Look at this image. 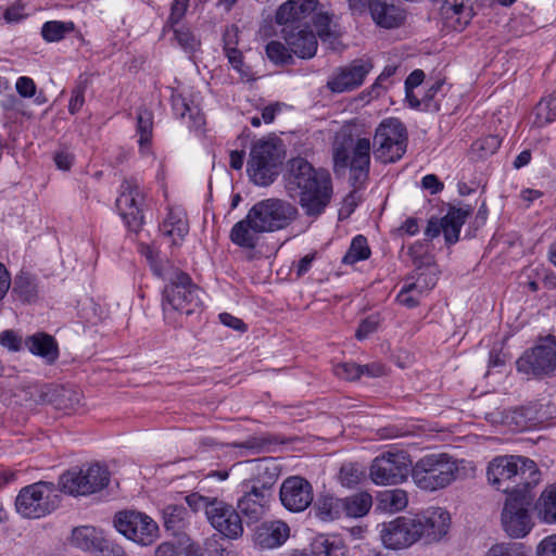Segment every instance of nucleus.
<instances>
[{"instance_id":"nucleus-1","label":"nucleus","mask_w":556,"mask_h":556,"mask_svg":"<svg viewBox=\"0 0 556 556\" xmlns=\"http://www.w3.org/2000/svg\"><path fill=\"white\" fill-rule=\"evenodd\" d=\"M286 187L292 198L308 217L317 218L329 205L332 198V181L325 169H316L303 157L288 162Z\"/></svg>"},{"instance_id":"nucleus-2","label":"nucleus","mask_w":556,"mask_h":556,"mask_svg":"<svg viewBox=\"0 0 556 556\" xmlns=\"http://www.w3.org/2000/svg\"><path fill=\"white\" fill-rule=\"evenodd\" d=\"M488 481L509 496L527 494L541 479V473L531 459L521 456H497L489 463Z\"/></svg>"},{"instance_id":"nucleus-3","label":"nucleus","mask_w":556,"mask_h":556,"mask_svg":"<svg viewBox=\"0 0 556 556\" xmlns=\"http://www.w3.org/2000/svg\"><path fill=\"white\" fill-rule=\"evenodd\" d=\"M464 463L446 453L427 454L412 467V479L424 491L445 489L460 478Z\"/></svg>"},{"instance_id":"nucleus-4","label":"nucleus","mask_w":556,"mask_h":556,"mask_svg":"<svg viewBox=\"0 0 556 556\" xmlns=\"http://www.w3.org/2000/svg\"><path fill=\"white\" fill-rule=\"evenodd\" d=\"M370 150L371 144L368 138H358L355 141L351 134L345 131L337 134L332 143L334 172H344L350 167L354 184L363 182L369 172Z\"/></svg>"},{"instance_id":"nucleus-5","label":"nucleus","mask_w":556,"mask_h":556,"mask_svg":"<svg viewBox=\"0 0 556 556\" xmlns=\"http://www.w3.org/2000/svg\"><path fill=\"white\" fill-rule=\"evenodd\" d=\"M204 292L182 271H175L163 291L162 308L172 323L173 314L191 315L202 305Z\"/></svg>"},{"instance_id":"nucleus-6","label":"nucleus","mask_w":556,"mask_h":556,"mask_svg":"<svg viewBox=\"0 0 556 556\" xmlns=\"http://www.w3.org/2000/svg\"><path fill=\"white\" fill-rule=\"evenodd\" d=\"M283 150L277 139H261L256 141L250 152L248 172L255 185L268 186L278 176L282 164Z\"/></svg>"},{"instance_id":"nucleus-7","label":"nucleus","mask_w":556,"mask_h":556,"mask_svg":"<svg viewBox=\"0 0 556 556\" xmlns=\"http://www.w3.org/2000/svg\"><path fill=\"white\" fill-rule=\"evenodd\" d=\"M59 505L54 483L39 481L24 486L15 498L16 511L24 518L37 519L51 514Z\"/></svg>"},{"instance_id":"nucleus-8","label":"nucleus","mask_w":556,"mask_h":556,"mask_svg":"<svg viewBox=\"0 0 556 556\" xmlns=\"http://www.w3.org/2000/svg\"><path fill=\"white\" fill-rule=\"evenodd\" d=\"M407 131L397 118H386L376 128L374 156L382 163L399 161L406 152Z\"/></svg>"},{"instance_id":"nucleus-9","label":"nucleus","mask_w":556,"mask_h":556,"mask_svg":"<svg viewBox=\"0 0 556 556\" xmlns=\"http://www.w3.org/2000/svg\"><path fill=\"white\" fill-rule=\"evenodd\" d=\"M110 472L99 464L87 468H72L65 471L59 481L64 493L73 496H86L101 491L109 484Z\"/></svg>"},{"instance_id":"nucleus-10","label":"nucleus","mask_w":556,"mask_h":556,"mask_svg":"<svg viewBox=\"0 0 556 556\" xmlns=\"http://www.w3.org/2000/svg\"><path fill=\"white\" fill-rule=\"evenodd\" d=\"M250 212L265 232L286 228L298 216V208L293 204L279 199L260 201L250 208Z\"/></svg>"},{"instance_id":"nucleus-11","label":"nucleus","mask_w":556,"mask_h":556,"mask_svg":"<svg viewBox=\"0 0 556 556\" xmlns=\"http://www.w3.org/2000/svg\"><path fill=\"white\" fill-rule=\"evenodd\" d=\"M409 457L403 451L386 452L377 456L370 466V478L376 484H399L409 473Z\"/></svg>"},{"instance_id":"nucleus-12","label":"nucleus","mask_w":556,"mask_h":556,"mask_svg":"<svg viewBox=\"0 0 556 556\" xmlns=\"http://www.w3.org/2000/svg\"><path fill=\"white\" fill-rule=\"evenodd\" d=\"M114 526L119 533L141 545L151 544L157 536V525L148 515L136 510L118 511Z\"/></svg>"},{"instance_id":"nucleus-13","label":"nucleus","mask_w":556,"mask_h":556,"mask_svg":"<svg viewBox=\"0 0 556 556\" xmlns=\"http://www.w3.org/2000/svg\"><path fill=\"white\" fill-rule=\"evenodd\" d=\"M420 529L415 517L401 516L380 525V538L387 548H406L420 540Z\"/></svg>"},{"instance_id":"nucleus-14","label":"nucleus","mask_w":556,"mask_h":556,"mask_svg":"<svg viewBox=\"0 0 556 556\" xmlns=\"http://www.w3.org/2000/svg\"><path fill=\"white\" fill-rule=\"evenodd\" d=\"M517 368L519 371L543 376L556 369V341L546 338L536 344L530 351H527L518 361Z\"/></svg>"},{"instance_id":"nucleus-15","label":"nucleus","mask_w":556,"mask_h":556,"mask_svg":"<svg viewBox=\"0 0 556 556\" xmlns=\"http://www.w3.org/2000/svg\"><path fill=\"white\" fill-rule=\"evenodd\" d=\"M143 197L137 179H124L121 193L116 199V207L130 230L137 231L143 223L141 210Z\"/></svg>"},{"instance_id":"nucleus-16","label":"nucleus","mask_w":556,"mask_h":556,"mask_svg":"<svg viewBox=\"0 0 556 556\" xmlns=\"http://www.w3.org/2000/svg\"><path fill=\"white\" fill-rule=\"evenodd\" d=\"M371 70L370 61L354 60L348 65L336 67L328 77L326 87L333 93L351 92L364 84Z\"/></svg>"},{"instance_id":"nucleus-17","label":"nucleus","mask_w":556,"mask_h":556,"mask_svg":"<svg viewBox=\"0 0 556 556\" xmlns=\"http://www.w3.org/2000/svg\"><path fill=\"white\" fill-rule=\"evenodd\" d=\"M530 501L527 494L508 496L502 513V525L506 533L511 538L526 536L532 522L528 513Z\"/></svg>"},{"instance_id":"nucleus-18","label":"nucleus","mask_w":556,"mask_h":556,"mask_svg":"<svg viewBox=\"0 0 556 556\" xmlns=\"http://www.w3.org/2000/svg\"><path fill=\"white\" fill-rule=\"evenodd\" d=\"M206 517L211 525L229 539H238L243 533L242 518L232 505L212 498L206 505Z\"/></svg>"},{"instance_id":"nucleus-19","label":"nucleus","mask_w":556,"mask_h":556,"mask_svg":"<svg viewBox=\"0 0 556 556\" xmlns=\"http://www.w3.org/2000/svg\"><path fill=\"white\" fill-rule=\"evenodd\" d=\"M279 497L288 510L304 511L313 502V486L302 477H289L280 486Z\"/></svg>"},{"instance_id":"nucleus-20","label":"nucleus","mask_w":556,"mask_h":556,"mask_svg":"<svg viewBox=\"0 0 556 556\" xmlns=\"http://www.w3.org/2000/svg\"><path fill=\"white\" fill-rule=\"evenodd\" d=\"M242 495L238 498L237 508L247 523L258 522L269 509L273 495L258 491L255 486L241 484Z\"/></svg>"},{"instance_id":"nucleus-21","label":"nucleus","mask_w":556,"mask_h":556,"mask_svg":"<svg viewBox=\"0 0 556 556\" xmlns=\"http://www.w3.org/2000/svg\"><path fill=\"white\" fill-rule=\"evenodd\" d=\"M251 478L242 483L245 486H255L258 491L274 494V485L278 480L280 470L276 460L271 457L248 462Z\"/></svg>"},{"instance_id":"nucleus-22","label":"nucleus","mask_w":556,"mask_h":556,"mask_svg":"<svg viewBox=\"0 0 556 556\" xmlns=\"http://www.w3.org/2000/svg\"><path fill=\"white\" fill-rule=\"evenodd\" d=\"M420 523L419 539L426 543L440 541L448 531L451 525L450 514L441 508H430L421 515L415 516Z\"/></svg>"},{"instance_id":"nucleus-23","label":"nucleus","mask_w":556,"mask_h":556,"mask_svg":"<svg viewBox=\"0 0 556 556\" xmlns=\"http://www.w3.org/2000/svg\"><path fill=\"white\" fill-rule=\"evenodd\" d=\"M317 0H288L279 7L276 23L283 27L302 28L301 22L316 9Z\"/></svg>"},{"instance_id":"nucleus-24","label":"nucleus","mask_w":556,"mask_h":556,"mask_svg":"<svg viewBox=\"0 0 556 556\" xmlns=\"http://www.w3.org/2000/svg\"><path fill=\"white\" fill-rule=\"evenodd\" d=\"M283 39L293 54L301 59H311L316 54L318 41L315 34L306 28L283 27Z\"/></svg>"},{"instance_id":"nucleus-25","label":"nucleus","mask_w":556,"mask_h":556,"mask_svg":"<svg viewBox=\"0 0 556 556\" xmlns=\"http://www.w3.org/2000/svg\"><path fill=\"white\" fill-rule=\"evenodd\" d=\"M264 232L263 227L256 218L251 216L249 211L243 219L233 225L230 231V239L241 248L254 249Z\"/></svg>"},{"instance_id":"nucleus-26","label":"nucleus","mask_w":556,"mask_h":556,"mask_svg":"<svg viewBox=\"0 0 556 556\" xmlns=\"http://www.w3.org/2000/svg\"><path fill=\"white\" fill-rule=\"evenodd\" d=\"M368 9L372 20L383 28L399 27L405 20V12L393 0H369Z\"/></svg>"},{"instance_id":"nucleus-27","label":"nucleus","mask_w":556,"mask_h":556,"mask_svg":"<svg viewBox=\"0 0 556 556\" xmlns=\"http://www.w3.org/2000/svg\"><path fill=\"white\" fill-rule=\"evenodd\" d=\"M42 401L65 413L75 412L81 404V393L72 387L52 386L41 394Z\"/></svg>"},{"instance_id":"nucleus-28","label":"nucleus","mask_w":556,"mask_h":556,"mask_svg":"<svg viewBox=\"0 0 556 556\" xmlns=\"http://www.w3.org/2000/svg\"><path fill=\"white\" fill-rule=\"evenodd\" d=\"M24 344L28 351L42 357L47 364H53L59 357V346L54 338L45 332H37L27 337Z\"/></svg>"},{"instance_id":"nucleus-29","label":"nucleus","mask_w":556,"mask_h":556,"mask_svg":"<svg viewBox=\"0 0 556 556\" xmlns=\"http://www.w3.org/2000/svg\"><path fill=\"white\" fill-rule=\"evenodd\" d=\"M441 13L457 30H462L472 17V9L465 0H444Z\"/></svg>"},{"instance_id":"nucleus-30","label":"nucleus","mask_w":556,"mask_h":556,"mask_svg":"<svg viewBox=\"0 0 556 556\" xmlns=\"http://www.w3.org/2000/svg\"><path fill=\"white\" fill-rule=\"evenodd\" d=\"M289 534L290 528L286 522L273 521L258 528L257 542L262 547L274 548L285 543Z\"/></svg>"},{"instance_id":"nucleus-31","label":"nucleus","mask_w":556,"mask_h":556,"mask_svg":"<svg viewBox=\"0 0 556 556\" xmlns=\"http://www.w3.org/2000/svg\"><path fill=\"white\" fill-rule=\"evenodd\" d=\"M471 213L472 208L470 206L452 207L442 218L443 235L446 243L454 244L458 241L460 228Z\"/></svg>"},{"instance_id":"nucleus-32","label":"nucleus","mask_w":556,"mask_h":556,"mask_svg":"<svg viewBox=\"0 0 556 556\" xmlns=\"http://www.w3.org/2000/svg\"><path fill=\"white\" fill-rule=\"evenodd\" d=\"M160 230L172 238L173 244H177L189 231L185 212L181 208H170Z\"/></svg>"},{"instance_id":"nucleus-33","label":"nucleus","mask_w":556,"mask_h":556,"mask_svg":"<svg viewBox=\"0 0 556 556\" xmlns=\"http://www.w3.org/2000/svg\"><path fill=\"white\" fill-rule=\"evenodd\" d=\"M404 282L421 298L437 285V269L433 266L420 267Z\"/></svg>"},{"instance_id":"nucleus-34","label":"nucleus","mask_w":556,"mask_h":556,"mask_svg":"<svg viewBox=\"0 0 556 556\" xmlns=\"http://www.w3.org/2000/svg\"><path fill=\"white\" fill-rule=\"evenodd\" d=\"M316 516L323 521H332L344 516L342 498L330 494H321L315 503Z\"/></svg>"},{"instance_id":"nucleus-35","label":"nucleus","mask_w":556,"mask_h":556,"mask_svg":"<svg viewBox=\"0 0 556 556\" xmlns=\"http://www.w3.org/2000/svg\"><path fill=\"white\" fill-rule=\"evenodd\" d=\"M12 294L24 303H31L38 298V285L35 276L27 271L17 274L13 281Z\"/></svg>"},{"instance_id":"nucleus-36","label":"nucleus","mask_w":556,"mask_h":556,"mask_svg":"<svg viewBox=\"0 0 556 556\" xmlns=\"http://www.w3.org/2000/svg\"><path fill=\"white\" fill-rule=\"evenodd\" d=\"M538 517L546 523H556V484L547 486L535 503Z\"/></svg>"},{"instance_id":"nucleus-37","label":"nucleus","mask_w":556,"mask_h":556,"mask_svg":"<svg viewBox=\"0 0 556 556\" xmlns=\"http://www.w3.org/2000/svg\"><path fill=\"white\" fill-rule=\"evenodd\" d=\"M407 493L402 489L386 490L377 496V508L386 513H395L407 506Z\"/></svg>"},{"instance_id":"nucleus-38","label":"nucleus","mask_w":556,"mask_h":556,"mask_svg":"<svg viewBox=\"0 0 556 556\" xmlns=\"http://www.w3.org/2000/svg\"><path fill=\"white\" fill-rule=\"evenodd\" d=\"M313 556H345L346 547L338 538L319 535L312 543Z\"/></svg>"},{"instance_id":"nucleus-39","label":"nucleus","mask_w":556,"mask_h":556,"mask_svg":"<svg viewBox=\"0 0 556 556\" xmlns=\"http://www.w3.org/2000/svg\"><path fill=\"white\" fill-rule=\"evenodd\" d=\"M342 502L345 517L359 518L369 511L372 505V497L366 492H361L342 498Z\"/></svg>"},{"instance_id":"nucleus-40","label":"nucleus","mask_w":556,"mask_h":556,"mask_svg":"<svg viewBox=\"0 0 556 556\" xmlns=\"http://www.w3.org/2000/svg\"><path fill=\"white\" fill-rule=\"evenodd\" d=\"M187 509L181 505H168L163 509L164 527L177 535L186 527Z\"/></svg>"},{"instance_id":"nucleus-41","label":"nucleus","mask_w":556,"mask_h":556,"mask_svg":"<svg viewBox=\"0 0 556 556\" xmlns=\"http://www.w3.org/2000/svg\"><path fill=\"white\" fill-rule=\"evenodd\" d=\"M153 131V114L151 111L140 108L137 112V134L139 147L143 152L150 144Z\"/></svg>"},{"instance_id":"nucleus-42","label":"nucleus","mask_w":556,"mask_h":556,"mask_svg":"<svg viewBox=\"0 0 556 556\" xmlns=\"http://www.w3.org/2000/svg\"><path fill=\"white\" fill-rule=\"evenodd\" d=\"M172 106L176 116L185 118L187 115L194 124L202 123V116L198 105L190 103L182 94H172Z\"/></svg>"},{"instance_id":"nucleus-43","label":"nucleus","mask_w":556,"mask_h":556,"mask_svg":"<svg viewBox=\"0 0 556 556\" xmlns=\"http://www.w3.org/2000/svg\"><path fill=\"white\" fill-rule=\"evenodd\" d=\"M370 253L367 239L364 236L358 235L352 240L342 262L344 264L353 265L359 261L367 260L370 256Z\"/></svg>"},{"instance_id":"nucleus-44","label":"nucleus","mask_w":556,"mask_h":556,"mask_svg":"<svg viewBox=\"0 0 556 556\" xmlns=\"http://www.w3.org/2000/svg\"><path fill=\"white\" fill-rule=\"evenodd\" d=\"M534 114V123L539 127H544L556 121V94L542 99L535 106Z\"/></svg>"},{"instance_id":"nucleus-45","label":"nucleus","mask_w":556,"mask_h":556,"mask_svg":"<svg viewBox=\"0 0 556 556\" xmlns=\"http://www.w3.org/2000/svg\"><path fill=\"white\" fill-rule=\"evenodd\" d=\"M75 25L73 22L49 21L41 28V35L49 42L60 41L64 36L73 31Z\"/></svg>"},{"instance_id":"nucleus-46","label":"nucleus","mask_w":556,"mask_h":556,"mask_svg":"<svg viewBox=\"0 0 556 556\" xmlns=\"http://www.w3.org/2000/svg\"><path fill=\"white\" fill-rule=\"evenodd\" d=\"M267 58L275 64H291L293 63V56L289 47L287 48L283 43L277 40H273L266 46Z\"/></svg>"},{"instance_id":"nucleus-47","label":"nucleus","mask_w":556,"mask_h":556,"mask_svg":"<svg viewBox=\"0 0 556 556\" xmlns=\"http://www.w3.org/2000/svg\"><path fill=\"white\" fill-rule=\"evenodd\" d=\"M175 39L177 40L178 45L186 51V52H194L200 48V40L192 34V31L185 27H173Z\"/></svg>"},{"instance_id":"nucleus-48","label":"nucleus","mask_w":556,"mask_h":556,"mask_svg":"<svg viewBox=\"0 0 556 556\" xmlns=\"http://www.w3.org/2000/svg\"><path fill=\"white\" fill-rule=\"evenodd\" d=\"M364 477L363 469L356 464H346L341 467L339 479L345 486L356 485Z\"/></svg>"},{"instance_id":"nucleus-49","label":"nucleus","mask_w":556,"mask_h":556,"mask_svg":"<svg viewBox=\"0 0 556 556\" xmlns=\"http://www.w3.org/2000/svg\"><path fill=\"white\" fill-rule=\"evenodd\" d=\"M485 556H528L520 543H501L493 545Z\"/></svg>"},{"instance_id":"nucleus-50","label":"nucleus","mask_w":556,"mask_h":556,"mask_svg":"<svg viewBox=\"0 0 556 556\" xmlns=\"http://www.w3.org/2000/svg\"><path fill=\"white\" fill-rule=\"evenodd\" d=\"M333 374L340 379L353 381L361 377V368L355 363H339L333 367Z\"/></svg>"},{"instance_id":"nucleus-51","label":"nucleus","mask_w":556,"mask_h":556,"mask_svg":"<svg viewBox=\"0 0 556 556\" xmlns=\"http://www.w3.org/2000/svg\"><path fill=\"white\" fill-rule=\"evenodd\" d=\"M22 337L14 330L8 329L0 333V344L11 352H17L23 346Z\"/></svg>"},{"instance_id":"nucleus-52","label":"nucleus","mask_w":556,"mask_h":556,"mask_svg":"<svg viewBox=\"0 0 556 556\" xmlns=\"http://www.w3.org/2000/svg\"><path fill=\"white\" fill-rule=\"evenodd\" d=\"M94 530L89 527L76 528L73 531L74 543L85 549H88L93 544Z\"/></svg>"},{"instance_id":"nucleus-53","label":"nucleus","mask_w":556,"mask_h":556,"mask_svg":"<svg viewBox=\"0 0 556 556\" xmlns=\"http://www.w3.org/2000/svg\"><path fill=\"white\" fill-rule=\"evenodd\" d=\"M189 7V0H174L172 8H170V14L168 17V23L170 24V27H174L177 25L181 18L185 16L187 10Z\"/></svg>"},{"instance_id":"nucleus-54","label":"nucleus","mask_w":556,"mask_h":556,"mask_svg":"<svg viewBox=\"0 0 556 556\" xmlns=\"http://www.w3.org/2000/svg\"><path fill=\"white\" fill-rule=\"evenodd\" d=\"M420 296L413 291L408 285L404 282L400 293L397 294V301L400 304L413 308L419 304Z\"/></svg>"},{"instance_id":"nucleus-55","label":"nucleus","mask_w":556,"mask_h":556,"mask_svg":"<svg viewBox=\"0 0 556 556\" xmlns=\"http://www.w3.org/2000/svg\"><path fill=\"white\" fill-rule=\"evenodd\" d=\"M85 89H86V87L84 85H78L72 91V97H71L70 103H68V111L71 114L77 113L84 105Z\"/></svg>"},{"instance_id":"nucleus-56","label":"nucleus","mask_w":556,"mask_h":556,"mask_svg":"<svg viewBox=\"0 0 556 556\" xmlns=\"http://www.w3.org/2000/svg\"><path fill=\"white\" fill-rule=\"evenodd\" d=\"M501 146V140L497 136H488L475 143V147L483 152L484 155L493 154Z\"/></svg>"},{"instance_id":"nucleus-57","label":"nucleus","mask_w":556,"mask_h":556,"mask_svg":"<svg viewBox=\"0 0 556 556\" xmlns=\"http://www.w3.org/2000/svg\"><path fill=\"white\" fill-rule=\"evenodd\" d=\"M16 91L23 98H30L36 93V85L29 77H20L15 85Z\"/></svg>"},{"instance_id":"nucleus-58","label":"nucleus","mask_w":556,"mask_h":556,"mask_svg":"<svg viewBox=\"0 0 556 556\" xmlns=\"http://www.w3.org/2000/svg\"><path fill=\"white\" fill-rule=\"evenodd\" d=\"M538 556H556V534L546 536L536 547Z\"/></svg>"},{"instance_id":"nucleus-59","label":"nucleus","mask_w":556,"mask_h":556,"mask_svg":"<svg viewBox=\"0 0 556 556\" xmlns=\"http://www.w3.org/2000/svg\"><path fill=\"white\" fill-rule=\"evenodd\" d=\"M361 377L366 376L369 378H379L387 375L386 366L381 363H370L366 365H359Z\"/></svg>"},{"instance_id":"nucleus-60","label":"nucleus","mask_w":556,"mask_h":556,"mask_svg":"<svg viewBox=\"0 0 556 556\" xmlns=\"http://www.w3.org/2000/svg\"><path fill=\"white\" fill-rule=\"evenodd\" d=\"M443 88V81H435L433 85L429 87V89L426 91L422 102L425 104L426 109H434L439 110V105L435 102L434 104H431L432 100H434L435 96L442 90Z\"/></svg>"},{"instance_id":"nucleus-61","label":"nucleus","mask_w":556,"mask_h":556,"mask_svg":"<svg viewBox=\"0 0 556 556\" xmlns=\"http://www.w3.org/2000/svg\"><path fill=\"white\" fill-rule=\"evenodd\" d=\"M25 4L22 1H15L4 12V18L8 22H18L24 17Z\"/></svg>"},{"instance_id":"nucleus-62","label":"nucleus","mask_w":556,"mask_h":556,"mask_svg":"<svg viewBox=\"0 0 556 556\" xmlns=\"http://www.w3.org/2000/svg\"><path fill=\"white\" fill-rule=\"evenodd\" d=\"M378 323L375 318L369 317L362 321L359 327L356 330V338L358 340H363L367 338L370 333H372L377 329Z\"/></svg>"},{"instance_id":"nucleus-63","label":"nucleus","mask_w":556,"mask_h":556,"mask_svg":"<svg viewBox=\"0 0 556 556\" xmlns=\"http://www.w3.org/2000/svg\"><path fill=\"white\" fill-rule=\"evenodd\" d=\"M219 320L223 325L232 328L238 331H245L247 325L238 317H235L228 313H222L219 314Z\"/></svg>"},{"instance_id":"nucleus-64","label":"nucleus","mask_w":556,"mask_h":556,"mask_svg":"<svg viewBox=\"0 0 556 556\" xmlns=\"http://www.w3.org/2000/svg\"><path fill=\"white\" fill-rule=\"evenodd\" d=\"M238 35H239V28L236 25H230V26L226 27L224 36H223L224 50L237 47Z\"/></svg>"}]
</instances>
